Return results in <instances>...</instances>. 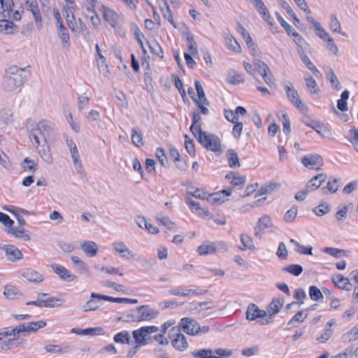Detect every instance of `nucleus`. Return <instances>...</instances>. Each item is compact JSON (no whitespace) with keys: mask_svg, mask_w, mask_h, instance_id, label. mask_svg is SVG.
Wrapping results in <instances>:
<instances>
[{"mask_svg":"<svg viewBox=\"0 0 358 358\" xmlns=\"http://www.w3.org/2000/svg\"><path fill=\"white\" fill-rule=\"evenodd\" d=\"M29 73L24 68L12 66L6 70L3 78L2 87L5 92H10L21 87L27 80Z\"/></svg>","mask_w":358,"mask_h":358,"instance_id":"nucleus-1","label":"nucleus"},{"mask_svg":"<svg viewBox=\"0 0 358 358\" xmlns=\"http://www.w3.org/2000/svg\"><path fill=\"white\" fill-rule=\"evenodd\" d=\"M53 126L54 124L48 120H41L36 127L32 129L29 133V138L32 143L38 147L41 143H46V138L50 135Z\"/></svg>","mask_w":358,"mask_h":358,"instance_id":"nucleus-2","label":"nucleus"},{"mask_svg":"<svg viewBox=\"0 0 358 358\" xmlns=\"http://www.w3.org/2000/svg\"><path fill=\"white\" fill-rule=\"evenodd\" d=\"M195 138L207 150L213 152L217 155H220L223 152L221 141L217 135L203 131L197 135V136H195Z\"/></svg>","mask_w":358,"mask_h":358,"instance_id":"nucleus-3","label":"nucleus"},{"mask_svg":"<svg viewBox=\"0 0 358 358\" xmlns=\"http://www.w3.org/2000/svg\"><path fill=\"white\" fill-rule=\"evenodd\" d=\"M228 250V245L223 241L210 242L206 241L201 243L197 248V252L200 255H212L214 253H222Z\"/></svg>","mask_w":358,"mask_h":358,"instance_id":"nucleus-4","label":"nucleus"},{"mask_svg":"<svg viewBox=\"0 0 358 358\" xmlns=\"http://www.w3.org/2000/svg\"><path fill=\"white\" fill-rule=\"evenodd\" d=\"M231 355V350L222 348L216 349L215 351L210 349H202L192 352V356L195 358H224Z\"/></svg>","mask_w":358,"mask_h":358,"instance_id":"nucleus-5","label":"nucleus"},{"mask_svg":"<svg viewBox=\"0 0 358 358\" xmlns=\"http://www.w3.org/2000/svg\"><path fill=\"white\" fill-rule=\"evenodd\" d=\"M13 0H0V13L3 17H8L13 20L21 19L22 11L18 10L13 11Z\"/></svg>","mask_w":358,"mask_h":358,"instance_id":"nucleus-6","label":"nucleus"},{"mask_svg":"<svg viewBox=\"0 0 358 358\" xmlns=\"http://www.w3.org/2000/svg\"><path fill=\"white\" fill-rule=\"evenodd\" d=\"M169 336L172 338L171 343L178 350L184 351L188 347L186 337L180 332L178 327H172L169 331Z\"/></svg>","mask_w":358,"mask_h":358,"instance_id":"nucleus-7","label":"nucleus"},{"mask_svg":"<svg viewBox=\"0 0 358 358\" xmlns=\"http://www.w3.org/2000/svg\"><path fill=\"white\" fill-rule=\"evenodd\" d=\"M284 88L286 92L288 99L299 110H303L307 108V106L302 103L298 92L295 90V88L290 82H287V84L285 85Z\"/></svg>","mask_w":358,"mask_h":358,"instance_id":"nucleus-8","label":"nucleus"},{"mask_svg":"<svg viewBox=\"0 0 358 358\" xmlns=\"http://www.w3.org/2000/svg\"><path fill=\"white\" fill-rule=\"evenodd\" d=\"M135 310L138 322L148 321L155 318L159 315L157 310L150 308L148 305L137 307Z\"/></svg>","mask_w":358,"mask_h":358,"instance_id":"nucleus-9","label":"nucleus"},{"mask_svg":"<svg viewBox=\"0 0 358 358\" xmlns=\"http://www.w3.org/2000/svg\"><path fill=\"white\" fill-rule=\"evenodd\" d=\"M180 324L183 331L189 335H195L199 332L201 327L199 324L193 319L183 317L180 320Z\"/></svg>","mask_w":358,"mask_h":358,"instance_id":"nucleus-10","label":"nucleus"},{"mask_svg":"<svg viewBox=\"0 0 358 358\" xmlns=\"http://www.w3.org/2000/svg\"><path fill=\"white\" fill-rule=\"evenodd\" d=\"M1 248L10 262H15L23 258L22 252L13 245H4Z\"/></svg>","mask_w":358,"mask_h":358,"instance_id":"nucleus-11","label":"nucleus"},{"mask_svg":"<svg viewBox=\"0 0 358 358\" xmlns=\"http://www.w3.org/2000/svg\"><path fill=\"white\" fill-rule=\"evenodd\" d=\"M273 227L272 220L269 216L265 215L259 219L257 224L255 227V234L261 238V235L266 229Z\"/></svg>","mask_w":358,"mask_h":358,"instance_id":"nucleus-12","label":"nucleus"},{"mask_svg":"<svg viewBox=\"0 0 358 358\" xmlns=\"http://www.w3.org/2000/svg\"><path fill=\"white\" fill-rule=\"evenodd\" d=\"M266 315V311L259 308L255 303H250L246 310V319L254 321L257 318H264Z\"/></svg>","mask_w":358,"mask_h":358,"instance_id":"nucleus-13","label":"nucleus"},{"mask_svg":"<svg viewBox=\"0 0 358 358\" xmlns=\"http://www.w3.org/2000/svg\"><path fill=\"white\" fill-rule=\"evenodd\" d=\"M52 271L57 274L59 278L64 280L71 282L76 278V276L70 273V271L66 269L64 266L57 264H52L50 265Z\"/></svg>","mask_w":358,"mask_h":358,"instance_id":"nucleus-14","label":"nucleus"},{"mask_svg":"<svg viewBox=\"0 0 358 358\" xmlns=\"http://www.w3.org/2000/svg\"><path fill=\"white\" fill-rule=\"evenodd\" d=\"M301 162L306 167L317 170L319 168L316 167V166H321L323 163V159L319 155H313L303 157Z\"/></svg>","mask_w":358,"mask_h":358,"instance_id":"nucleus-15","label":"nucleus"},{"mask_svg":"<svg viewBox=\"0 0 358 358\" xmlns=\"http://www.w3.org/2000/svg\"><path fill=\"white\" fill-rule=\"evenodd\" d=\"M25 3L27 10L31 12L38 27H42L41 12L36 0H27Z\"/></svg>","mask_w":358,"mask_h":358,"instance_id":"nucleus-16","label":"nucleus"},{"mask_svg":"<svg viewBox=\"0 0 358 358\" xmlns=\"http://www.w3.org/2000/svg\"><path fill=\"white\" fill-rule=\"evenodd\" d=\"M331 280L339 289L347 291L351 289L352 285L350 280L342 274H337L336 276L332 277Z\"/></svg>","mask_w":358,"mask_h":358,"instance_id":"nucleus-17","label":"nucleus"},{"mask_svg":"<svg viewBox=\"0 0 358 358\" xmlns=\"http://www.w3.org/2000/svg\"><path fill=\"white\" fill-rule=\"evenodd\" d=\"M284 299L282 297L274 298L272 301L267 306V312L271 317L278 313L283 306Z\"/></svg>","mask_w":358,"mask_h":358,"instance_id":"nucleus-18","label":"nucleus"},{"mask_svg":"<svg viewBox=\"0 0 358 358\" xmlns=\"http://www.w3.org/2000/svg\"><path fill=\"white\" fill-rule=\"evenodd\" d=\"M206 292H207V290H204V289L194 290V289H183L182 291H180V289L178 288L172 289L169 291V293L171 295L181 296H188L190 294L202 295V294H206Z\"/></svg>","mask_w":358,"mask_h":358,"instance_id":"nucleus-19","label":"nucleus"},{"mask_svg":"<svg viewBox=\"0 0 358 358\" xmlns=\"http://www.w3.org/2000/svg\"><path fill=\"white\" fill-rule=\"evenodd\" d=\"M201 117L199 113L193 112L192 113V124L190 127V131L194 134V137L197 136L199 134L202 133L203 131L201 129Z\"/></svg>","mask_w":358,"mask_h":358,"instance_id":"nucleus-20","label":"nucleus"},{"mask_svg":"<svg viewBox=\"0 0 358 358\" xmlns=\"http://www.w3.org/2000/svg\"><path fill=\"white\" fill-rule=\"evenodd\" d=\"M22 276L30 282H41L43 280V275L31 268L25 269L22 273Z\"/></svg>","mask_w":358,"mask_h":358,"instance_id":"nucleus-21","label":"nucleus"},{"mask_svg":"<svg viewBox=\"0 0 358 358\" xmlns=\"http://www.w3.org/2000/svg\"><path fill=\"white\" fill-rule=\"evenodd\" d=\"M81 249L86 253L88 257H94L99 250L97 244L94 241H85L80 245Z\"/></svg>","mask_w":358,"mask_h":358,"instance_id":"nucleus-22","label":"nucleus"},{"mask_svg":"<svg viewBox=\"0 0 358 358\" xmlns=\"http://www.w3.org/2000/svg\"><path fill=\"white\" fill-rule=\"evenodd\" d=\"M306 19L311 24V28L314 29L315 34L318 37L321 38L323 36H327V32L324 29L319 22L316 21L310 15H307Z\"/></svg>","mask_w":358,"mask_h":358,"instance_id":"nucleus-23","label":"nucleus"},{"mask_svg":"<svg viewBox=\"0 0 358 358\" xmlns=\"http://www.w3.org/2000/svg\"><path fill=\"white\" fill-rule=\"evenodd\" d=\"M41 148L38 150V154L43 160L48 164H51L53 162L52 156L50 153L49 146L46 143H41L40 144Z\"/></svg>","mask_w":358,"mask_h":358,"instance_id":"nucleus-24","label":"nucleus"},{"mask_svg":"<svg viewBox=\"0 0 358 358\" xmlns=\"http://www.w3.org/2000/svg\"><path fill=\"white\" fill-rule=\"evenodd\" d=\"M132 336L134 339L135 343L138 344H148L150 338L147 336L142 328L138 329L132 331Z\"/></svg>","mask_w":358,"mask_h":358,"instance_id":"nucleus-25","label":"nucleus"},{"mask_svg":"<svg viewBox=\"0 0 358 358\" xmlns=\"http://www.w3.org/2000/svg\"><path fill=\"white\" fill-rule=\"evenodd\" d=\"M160 10L163 17L166 19L174 28H176V22L173 20V15L169 5L166 0H163V4L160 5Z\"/></svg>","mask_w":358,"mask_h":358,"instance_id":"nucleus-26","label":"nucleus"},{"mask_svg":"<svg viewBox=\"0 0 358 358\" xmlns=\"http://www.w3.org/2000/svg\"><path fill=\"white\" fill-rule=\"evenodd\" d=\"M194 85H195V89L196 90L197 96H198L197 101H194V102L196 104L201 103H204V104L208 106L209 101H208V99L206 97L205 92H204L203 86L201 84V83L199 80H195Z\"/></svg>","mask_w":358,"mask_h":358,"instance_id":"nucleus-27","label":"nucleus"},{"mask_svg":"<svg viewBox=\"0 0 358 358\" xmlns=\"http://www.w3.org/2000/svg\"><path fill=\"white\" fill-rule=\"evenodd\" d=\"M214 303L212 301H205L194 305L189 310L191 314L199 313L203 310H206L214 307Z\"/></svg>","mask_w":358,"mask_h":358,"instance_id":"nucleus-28","label":"nucleus"},{"mask_svg":"<svg viewBox=\"0 0 358 358\" xmlns=\"http://www.w3.org/2000/svg\"><path fill=\"white\" fill-rule=\"evenodd\" d=\"M113 340L115 343L121 344H131V338L128 331H122L116 334Z\"/></svg>","mask_w":358,"mask_h":358,"instance_id":"nucleus-29","label":"nucleus"},{"mask_svg":"<svg viewBox=\"0 0 358 358\" xmlns=\"http://www.w3.org/2000/svg\"><path fill=\"white\" fill-rule=\"evenodd\" d=\"M131 141L138 148L143 145V134L138 128L134 127L131 129Z\"/></svg>","mask_w":358,"mask_h":358,"instance_id":"nucleus-30","label":"nucleus"},{"mask_svg":"<svg viewBox=\"0 0 358 358\" xmlns=\"http://www.w3.org/2000/svg\"><path fill=\"white\" fill-rule=\"evenodd\" d=\"M329 29L333 32H338L344 36H347L345 32L341 31V23L335 14L330 15Z\"/></svg>","mask_w":358,"mask_h":358,"instance_id":"nucleus-31","label":"nucleus"},{"mask_svg":"<svg viewBox=\"0 0 358 358\" xmlns=\"http://www.w3.org/2000/svg\"><path fill=\"white\" fill-rule=\"evenodd\" d=\"M300 58L302 61V62L306 65V66L312 71V73L317 76L318 73H320V71L317 70V69L315 67V66L313 64V63L310 60L309 57L304 53L303 51L299 52Z\"/></svg>","mask_w":358,"mask_h":358,"instance_id":"nucleus-32","label":"nucleus"},{"mask_svg":"<svg viewBox=\"0 0 358 358\" xmlns=\"http://www.w3.org/2000/svg\"><path fill=\"white\" fill-rule=\"evenodd\" d=\"M229 166L230 168H236L241 166L236 152L233 149L227 151Z\"/></svg>","mask_w":358,"mask_h":358,"instance_id":"nucleus-33","label":"nucleus"},{"mask_svg":"<svg viewBox=\"0 0 358 358\" xmlns=\"http://www.w3.org/2000/svg\"><path fill=\"white\" fill-rule=\"evenodd\" d=\"M74 268L80 273H87L88 268L87 264L76 256L71 257Z\"/></svg>","mask_w":358,"mask_h":358,"instance_id":"nucleus-34","label":"nucleus"},{"mask_svg":"<svg viewBox=\"0 0 358 358\" xmlns=\"http://www.w3.org/2000/svg\"><path fill=\"white\" fill-rule=\"evenodd\" d=\"M104 18L110 23V24L115 27L118 22V15L110 9H106L104 10Z\"/></svg>","mask_w":358,"mask_h":358,"instance_id":"nucleus-35","label":"nucleus"},{"mask_svg":"<svg viewBox=\"0 0 358 358\" xmlns=\"http://www.w3.org/2000/svg\"><path fill=\"white\" fill-rule=\"evenodd\" d=\"M8 232L13 234L15 238H21L23 241H28L30 239L29 235L24 231L22 226L11 228Z\"/></svg>","mask_w":358,"mask_h":358,"instance_id":"nucleus-36","label":"nucleus"},{"mask_svg":"<svg viewBox=\"0 0 358 358\" xmlns=\"http://www.w3.org/2000/svg\"><path fill=\"white\" fill-rule=\"evenodd\" d=\"M305 82L307 88L308 89L310 93L317 94L320 92V88L313 76H308L305 77Z\"/></svg>","mask_w":358,"mask_h":358,"instance_id":"nucleus-37","label":"nucleus"},{"mask_svg":"<svg viewBox=\"0 0 358 358\" xmlns=\"http://www.w3.org/2000/svg\"><path fill=\"white\" fill-rule=\"evenodd\" d=\"M323 252L336 259H339L347 255V252L345 250L335 248L326 247L323 249Z\"/></svg>","mask_w":358,"mask_h":358,"instance_id":"nucleus-38","label":"nucleus"},{"mask_svg":"<svg viewBox=\"0 0 358 358\" xmlns=\"http://www.w3.org/2000/svg\"><path fill=\"white\" fill-rule=\"evenodd\" d=\"M57 29L59 38L62 40L63 43L69 46V34L68 29L63 24H57Z\"/></svg>","mask_w":358,"mask_h":358,"instance_id":"nucleus-39","label":"nucleus"},{"mask_svg":"<svg viewBox=\"0 0 358 358\" xmlns=\"http://www.w3.org/2000/svg\"><path fill=\"white\" fill-rule=\"evenodd\" d=\"M241 242L243 245L244 248H240V250H245V249H249L250 250H255L256 249L255 246L253 244L252 239L247 234H241Z\"/></svg>","mask_w":358,"mask_h":358,"instance_id":"nucleus-40","label":"nucleus"},{"mask_svg":"<svg viewBox=\"0 0 358 358\" xmlns=\"http://www.w3.org/2000/svg\"><path fill=\"white\" fill-rule=\"evenodd\" d=\"M291 36L293 37V40L295 43L303 51H304L308 46V43L304 40V38L295 30L291 32Z\"/></svg>","mask_w":358,"mask_h":358,"instance_id":"nucleus-41","label":"nucleus"},{"mask_svg":"<svg viewBox=\"0 0 358 358\" xmlns=\"http://www.w3.org/2000/svg\"><path fill=\"white\" fill-rule=\"evenodd\" d=\"M64 303V299L57 298L55 296L49 297L44 299L45 308H55L61 306Z\"/></svg>","mask_w":358,"mask_h":358,"instance_id":"nucleus-42","label":"nucleus"},{"mask_svg":"<svg viewBox=\"0 0 358 358\" xmlns=\"http://www.w3.org/2000/svg\"><path fill=\"white\" fill-rule=\"evenodd\" d=\"M321 39L327 42V48L330 51H331L334 55L338 54V48L334 43L333 38L328 33H327V36H323Z\"/></svg>","mask_w":358,"mask_h":358,"instance_id":"nucleus-43","label":"nucleus"},{"mask_svg":"<svg viewBox=\"0 0 358 358\" xmlns=\"http://www.w3.org/2000/svg\"><path fill=\"white\" fill-rule=\"evenodd\" d=\"M303 270V267L299 264H289L282 268V271H287L295 276H299L301 274Z\"/></svg>","mask_w":358,"mask_h":358,"instance_id":"nucleus-44","label":"nucleus"},{"mask_svg":"<svg viewBox=\"0 0 358 358\" xmlns=\"http://www.w3.org/2000/svg\"><path fill=\"white\" fill-rule=\"evenodd\" d=\"M310 298L315 301H318L323 299V294L321 290L316 286L312 285L309 287Z\"/></svg>","mask_w":358,"mask_h":358,"instance_id":"nucleus-45","label":"nucleus"},{"mask_svg":"<svg viewBox=\"0 0 358 358\" xmlns=\"http://www.w3.org/2000/svg\"><path fill=\"white\" fill-rule=\"evenodd\" d=\"M22 169H28L31 173H34L38 169V165L35 163L34 160L30 159L29 157L24 159L21 163Z\"/></svg>","mask_w":358,"mask_h":358,"instance_id":"nucleus-46","label":"nucleus"},{"mask_svg":"<svg viewBox=\"0 0 358 358\" xmlns=\"http://www.w3.org/2000/svg\"><path fill=\"white\" fill-rule=\"evenodd\" d=\"M207 199L213 205H220L224 201V195L220 191L210 194Z\"/></svg>","mask_w":358,"mask_h":358,"instance_id":"nucleus-47","label":"nucleus"},{"mask_svg":"<svg viewBox=\"0 0 358 358\" xmlns=\"http://www.w3.org/2000/svg\"><path fill=\"white\" fill-rule=\"evenodd\" d=\"M331 206L328 203H322L314 208L313 212L318 216H322L330 211Z\"/></svg>","mask_w":358,"mask_h":358,"instance_id":"nucleus-48","label":"nucleus"},{"mask_svg":"<svg viewBox=\"0 0 358 358\" xmlns=\"http://www.w3.org/2000/svg\"><path fill=\"white\" fill-rule=\"evenodd\" d=\"M25 325L27 326V331H36L38 329L43 328L46 326V322L40 320L37 322H27L25 323Z\"/></svg>","mask_w":358,"mask_h":358,"instance_id":"nucleus-49","label":"nucleus"},{"mask_svg":"<svg viewBox=\"0 0 358 358\" xmlns=\"http://www.w3.org/2000/svg\"><path fill=\"white\" fill-rule=\"evenodd\" d=\"M69 346L68 345L63 344L62 345H46L44 347V349L49 352L52 353H62L63 350L69 349Z\"/></svg>","mask_w":358,"mask_h":358,"instance_id":"nucleus-50","label":"nucleus"},{"mask_svg":"<svg viewBox=\"0 0 358 358\" xmlns=\"http://www.w3.org/2000/svg\"><path fill=\"white\" fill-rule=\"evenodd\" d=\"M4 209L15 216L20 226H24L26 224L24 219L20 214L17 208L11 206L8 208L5 207Z\"/></svg>","mask_w":358,"mask_h":358,"instance_id":"nucleus-51","label":"nucleus"},{"mask_svg":"<svg viewBox=\"0 0 358 358\" xmlns=\"http://www.w3.org/2000/svg\"><path fill=\"white\" fill-rule=\"evenodd\" d=\"M298 213V208L294 206L287 210L284 215V221L286 222H292L294 221Z\"/></svg>","mask_w":358,"mask_h":358,"instance_id":"nucleus-52","label":"nucleus"},{"mask_svg":"<svg viewBox=\"0 0 358 358\" xmlns=\"http://www.w3.org/2000/svg\"><path fill=\"white\" fill-rule=\"evenodd\" d=\"M229 82L233 85H237L244 82L243 76L235 71H230L229 73Z\"/></svg>","mask_w":358,"mask_h":358,"instance_id":"nucleus-53","label":"nucleus"},{"mask_svg":"<svg viewBox=\"0 0 358 358\" xmlns=\"http://www.w3.org/2000/svg\"><path fill=\"white\" fill-rule=\"evenodd\" d=\"M264 80V82L269 86L275 84V78L270 70L269 67L265 69V71H262L260 73Z\"/></svg>","mask_w":358,"mask_h":358,"instance_id":"nucleus-54","label":"nucleus"},{"mask_svg":"<svg viewBox=\"0 0 358 358\" xmlns=\"http://www.w3.org/2000/svg\"><path fill=\"white\" fill-rule=\"evenodd\" d=\"M278 186V185L275 182L270 183L268 185L262 186L260 188V189L258 191V193L256 194V196L269 194V193L272 192Z\"/></svg>","mask_w":358,"mask_h":358,"instance_id":"nucleus-55","label":"nucleus"},{"mask_svg":"<svg viewBox=\"0 0 358 358\" xmlns=\"http://www.w3.org/2000/svg\"><path fill=\"white\" fill-rule=\"evenodd\" d=\"M351 207H353L352 203H350L348 205L345 206L342 209L338 210L335 215L336 220L339 222H343L347 217L349 208Z\"/></svg>","mask_w":358,"mask_h":358,"instance_id":"nucleus-56","label":"nucleus"},{"mask_svg":"<svg viewBox=\"0 0 358 358\" xmlns=\"http://www.w3.org/2000/svg\"><path fill=\"white\" fill-rule=\"evenodd\" d=\"M3 294L7 299H14L17 294V288L11 285H6L4 287Z\"/></svg>","mask_w":358,"mask_h":358,"instance_id":"nucleus-57","label":"nucleus"},{"mask_svg":"<svg viewBox=\"0 0 358 358\" xmlns=\"http://www.w3.org/2000/svg\"><path fill=\"white\" fill-rule=\"evenodd\" d=\"M303 316V311H299L296 313L294 317L287 322V326L289 327H293L294 322H296L299 323H301L304 321V320L308 317V314H306Z\"/></svg>","mask_w":358,"mask_h":358,"instance_id":"nucleus-58","label":"nucleus"},{"mask_svg":"<svg viewBox=\"0 0 358 358\" xmlns=\"http://www.w3.org/2000/svg\"><path fill=\"white\" fill-rule=\"evenodd\" d=\"M227 46L230 50L236 52H240L241 51L240 45L232 36L227 38Z\"/></svg>","mask_w":358,"mask_h":358,"instance_id":"nucleus-59","label":"nucleus"},{"mask_svg":"<svg viewBox=\"0 0 358 358\" xmlns=\"http://www.w3.org/2000/svg\"><path fill=\"white\" fill-rule=\"evenodd\" d=\"M328 80L329 83H331V86L334 87L336 90H339L341 88V85L340 84V82L338 81V79L336 76V75L334 73V72L331 70L328 73Z\"/></svg>","mask_w":358,"mask_h":358,"instance_id":"nucleus-60","label":"nucleus"},{"mask_svg":"<svg viewBox=\"0 0 358 358\" xmlns=\"http://www.w3.org/2000/svg\"><path fill=\"white\" fill-rule=\"evenodd\" d=\"M105 331L102 327H97L84 329V336L103 335Z\"/></svg>","mask_w":358,"mask_h":358,"instance_id":"nucleus-61","label":"nucleus"},{"mask_svg":"<svg viewBox=\"0 0 358 358\" xmlns=\"http://www.w3.org/2000/svg\"><path fill=\"white\" fill-rule=\"evenodd\" d=\"M156 157H157L160 164L166 167L168 166V160L166 156L165 155L164 150L162 148H158L156 150Z\"/></svg>","mask_w":358,"mask_h":358,"instance_id":"nucleus-62","label":"nucleus"},{"mask_svg":"<svg viewBox=\"0 0 358 358\" xmlns=\"http://www.w3.org/2000/svg\"><path fill=\"white\" fill-rule=\"evenodd\" d=\"M185 147L187 150V152L191 156L195 155V147L193 140H191L189 138L187 135L185 136Z\"/></svg>","mask_w":358,"mask_h":358,"instance_id":"nucleus-63","label":"nucleus"},{"mask_svg":"<svg viewBox=\"0 0 358 358\" xmlns=\"http://www.w3.org/2000/svg\"><path fill=\"white\" fill-rule=\"evenodd\" d=\"M350 141L354 145V148L358 152V130L355 128L350 130Z\"/></svg>","mask_w":358,"mask_h":358,"instance_id":"nucleus-64","label":"nucleus"}]
</instances>
